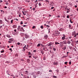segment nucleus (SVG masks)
Returning a JSON list of instances; mask_svg holds the SVG:
<instances>
[{"instance_id":"nucleus-1","label":"nucleus","mask_w":78,"mask_h":78,"mask_svg":"<svg viewBox=\"0 0 78 78\" xmlns=\"http://www.w3.org/2000/svg\"><path fill=\"white\" fill-rule=\"evenodd\" d=\"M54 43L51 42L48 43L47 44V46H51V45H54Z\"/></svg>"},{"instance_id":"nucleus-34","label":"nucleus","mask_w":78,"mask_h":78,"mask_svg":"<svg viewBox=\"0 0 78 78\" xmlns=\"http://www.w3.org/2000/svg\"><path fill=\"white\" fill-rule=\"evenodd\" d=\"M1 12H4V11H3V10H1Z\"/></svg>"},{"instance_id":"nucleus-41","label":"nucleus","mask_w":78,"mask_h":78,"mask_svg":"<svg viewBox=\"0 0 78 78\" xmlns=\"http://www.w3.org/2000/svg\"><path fill=\"white\" fill-rule=\"evenodd\" d=\"M9 50H11V51H12V48H10Z\"/></svg>"},{"instance_id":"nucleus-18","label":"nucleus","mask_w":78,"mask_h":78,"mask_svg":"<svg viewBox=\"0 0 78 78\" xmlns=\"http://www.w3.org/2000/svg\"><path fill=\"white\" fill-rule=\"evenodd\" d=\"M2 22H3L2 20H0V24H2Z\"/></svg>"},{"instance_id":"nucleus-31","label":"nucleus","mask_w":78,"mask_h":78,"mask_svg":"<svg viewBox=\"0 0 78 78\" xmlns=\"http://www.w3.org/2000/svg\"><path fill=\"white\" fill-rule=\"evenodd\" d=\"M9 40L10 41H12V40L11 38H10V39H9Z\"/></svg>"},{"instance_id":"nucleus-22","label":"nucleus","mask_w":78,"mask_h":78,"mask_svg":"<svg viewBox=\"0 0 78 78\" xmlns=\"http://www.w3.org/2000/svg\"><path fill=\"white\" fill-rule=\"evenodd\" d=\"M71 42H70V41H68V43H67V44H70Z\"/></svg>"},{"instance_id":"nucleus-9","label":"nucleus","mask_w":78,"mask_h":78,"mask_svg":"<svg viewBox=\"0 0 78 78\" xmlns=\"http://www.w3.org/2000/svg\"><path fill=\"white\" fill-rule=\"evenodd\" d=\"M47 48L46 47H44L43 48V50H44V51H47Z\"/></svg>"},{"instance_id":"nucleus-7","label":"nucleus","mask_w":78,"mask_h":78,"mask_svg":"<svg viewBox=\"0 0 78 78\" xmlns=\"http://www.w3.org/2000/svg\"><path fill=\"white\" fill-rule=\"evenodd\" d=\"M69 29H72V26H71V24H69Z\"/></svg>"},{"instance_id":"nucleus-38","label":"nucleus","mask_w":78,"mask_h":78,"mask_svg":"<svg viewBox=\"0 0 78 78\" xmlns=\"http://www.w3.org/2000/svg\"><path fill=\"white\" fill-rule=\"evenodd\" d=\"M53 78H56V76H53Z\"/></svg>"},{"instance_id":"nucleus-47","label":"nucleus","mask_w":78,"mask_h":78,"mask_svg":"<svg viewBox=\"0 0 78 78\" xmlns=\"http://www.w3.org/2000/svg\"><path fill=\"white\" fill-rule=\"evenodd\" d=\"M14 20H16L17 21H18V20L17 19H14Z\"/></svg>"},{"instance_id":"nucleus-26","label":"nucleus","mask_w":78,"mask_h":78,"mask_svg":"<svg viewBox=\"0 0 78 78\" xmlns=\"http://www.w3.org/2000/svg\"><path fill=\"white\" fill-rule=\"evenodd\" d=\"M17 45H20V43L18 42L17 43Z\"/></svg>"},{"instance_id":"nucleus-13","label":"nucleus","mask_w":78,"mask_h":78,"mask_svg":"<svg viewBox=\"0 0 78 78\" xmlns=\"http://www.w3.org/2000/svg\"><path fill=\"white\" fill-rule=\"evenodd\" d=\"M41 53H42V55H44V51H41Z\"/></svg>"},{"instance_id":"nucleus-45","label":"nucleus","mask_w":78,"mask_h":78,"mask_svg":"<svg viewBox=\"0 0 78 78\" xmlns=\"http://www.w3.org/2000/svg\"><path fill=\"white\" fill-rule=\"evenodd\" d=\"M54 7H52L51 8V9H54Z\"/></svg>"},{"instance_id":"nucleus-42","label":"nucleus","mask_w":78,"mask_h":78,"mask_svg":"<svg viewBox=\"0 0 78 78\" xmlns=\"http://www.w3.org/2000/svg\"><path fill=\"white\" fill-rule=\"evenodd\" d=\"M49 72H52V70H49Z\"/></svg>"},{"instance_id":"nucleus-10","label":"nucleus","mask_w":78,"mask_h":78,"mask_svg":"<svg viewBox=\"0 0 78 78\" xmlns=\"http://www.w3.org/2000/svg\"><path fill=\"white\" fill-rule=\"evenodd\" d=\"M6 36L7 37H8V38H10V37H11V36L9 34L6 35Z\"/></svg>"},{"instance_id":"nucleus-61","label":"nucleus","mask_w":78,"mask_h":78,"mask_svg":"<svg viewBox=\"0 0 78 78\" xmlns=\"http://www.w3.org/2000/svg\"><path fill=\"white\" fill-rule=\"evenodd\" d=\"M4 8H7V7L5 6L4 7Z\"/></svg>"},{"instance_id":"nucleus-12","label":"nucleus","mask_w":78,"mask_h":78,"mask_svg":"<svg viewBox=\"0 0 78 78\" xmlns=\"http://www.w3.org/2000/svg\"><path fill=\"white\" fill-rule=\"evenodd\" d=\"M66 50V46H64L63 47V50Z\"/></svg>"},{"instance_id":"nucleus-58","label":"nucleus","mask_w":78,"mask_h":78,"mask_svg":"<svg viewBox=\"0 0 78 78\" xmlns=\"http://www.w3.org/2000/svg\"><path fill=\"white\" fill-rule=\"evenodd\" d=\"M26 47H27V45H25L24 47V48H26Z\"/></svg>"},{"instance_id":"nucleus-6","label":"nucleus","mask_w":78,"mask_h":78,"mask_svg":"<svg viewBox=\"0 0 78 78\" xmlns=\"http://www.w3.org/2000/svg\"><path fill=\"white\" fill-rule=\"evenodd\" d=\"M12 27L13 28H17V25H13L12 26Z\"/></svg>"},{"instance_id":"nucleus-16","label":"nucleus","mask_w":78,"mask_h":78,"mask_svg":"<svg viewBox=\"0 0 78 78\" xmlns=\"http://www.w3.org/2000/svg\"><path fill=\"white\" fill-rule=\"evenodd\" d=\"M76 36H78V33L75 34V35L74 36V37H75Z\"/></svg>"},{"instance_id":"nucleus-23","label":"nucleus","mask_w":78,"mask_h":78,"mask_svg":"<svg viewBox=\"0 0 78 78\" xmlns=\"http://www.w3.org/2000/svg\"><path fill=\"white\" fill-rule=\"evenodd\" d=\"M70 22L71 23H73V22L72 21V20L70 19Z\"/></svg>"},{"instance_id":"nucleus-24","label":"nucleus","mask_w":78,"mask_h":78,"mask_svg":"<svg viewBox=\"0 0 78 78\" xmlns=\"http://www.w3.org/2000/svg\"><path fill=\"white\" fill-rule=\"evenodd\" d=\"M41 29H43V28H44V27H43V26H41Z\"/></svg>"},{"instance_id":"nucleus-54","label":"nucleus","mask_w":78,"mask_h":78,"mask_svg":"<svg viewBox=\"0 0 78 78\" xmlns=\"http://www.w3.org/2000/svg\"><path fill=\"white\" fill-rule=\"evenodd\" d=\"M27 61H28V62H29L30 61V59H27Z\"/></svg>"},{"instance_id":"nucleus-3","label":"nucleus","mask_w":78,"mask_h":78,"mask_svg":"<svg viewBox=\"0 0 78 78\" xmlns=\"http://www.w3.org/2000/svg\"><path fill=\"white\" fill-rule=\"evenodd\" d=\"M17 30L18 31H19L20 30H21V26H18Z\"/></svg>"},{"instance_id":"nucleus-30","label":"nucleus","mask_w":78,"mask_h":78,"mask_svg":"<svg viewBox=\"0 0 78 78\" xmlns=\"http://www.w3.org/2000/svg\"><path fill=\"white\" fill-rule=\"evenodd\" d=\"M56 17H60V16L59 15H58L57 16H56Z\"/></svg>"},{"instance_id":"nucleus-43","label":"nucleus","mask_w":78,"mask_h":78,"mask_svg":"<svg viewBox=\"0 0 78 78\" xmlns=\"http://www.w3.org/2000/svg\"><path fill=\"white\" fill-rule=\"evenodd\" d=\"M36 28L35 27V26H33L32 28H33V29H34V28Z\"/></svg>"},{"instance_id":"nucleus-35","label":"nucleus","mask_w":78,"mask_h":78,"mask_svg":"<svg viewBox=\"0 0 78 78\" xmlns=\"http://www.w3.org/2000/svg\"><path fill=\"white\" fill-rule=\"evenodd\" d=\"M6 5H8V4H9V3H8V2H7L6 3H5Z\"/></svg>"},{"instance_id":"nucleus-20","label":"nucleus","mask_w":78,"mask_h":78,"mask_svg":"<svg viewBox=\"0 0 78 78\" xmlns=\"http://www.w3.org/2000/svg\"><path fill=\"white\" fill-rule=\"evenodd\" d=\"M55 44L56 45H57V44H59V43L58 42H55Z\"/></svg>"},{"instance_id":"nucleus-14","label":"nucleus","mask_w":78,"mask_h":78,"mask_svg":"<svg viewBox=\"0 0 78 78\" xmlns=\"http://www.w3.org/2000/svg\"><path fill=\"white\" fill-rule=\"evenodd\" d=\"M53 64L54 65H58V62H55L53 63Z\"/></svg>"},{"instance_id":"nucleus-2","label":"nucleus","mask_w":78,"mask_h":78,"mask_svg":"<svg viewBox=\"0 0 78 78\" xmlns=\"http://www.w3.org/2000/svg\"><path fill=\"white\" fill-rule=\"evenodd\" d=\"M30 37V36L28 35L27 34H25V37L26 38V39H28V38H29Z\"/></svg>"},{"instance_id":"nucleus-36","label":"nucleus","mask_w":78,"mask_h":78,"mask_svg":"<svg viewBox=\"0 0 78 78\" xmlns=\"http://www.w3.org/2000/svg\"><path fill=\"white\" fill-rule=\"evenodd\" d=\"M9 62L8 61H7L5 62V63H8Z\"/></svg>"},{"instance_id":"nucleus-33","label":"nucleus","mask_w":78,"mask_h":78,"mask_svg":"<svg viewBox=\"0 0 78 78\" xmlns=\"http://www.w3.org/2000/svg\"><path fill=\"white\" fill-rule=\"evenodd\" d=\"M67 18H68V19H69V15L67 16Z\"/></svg>"},{"instance_id":"nucleus-5","label":"nucleus","mask_w":78,"mask_h":78,"mask_svg":"<svg viewBox=\"0 0 78 78\" xmlns=\"http://www.w3.org/2000/svg\"><path fill=\"white\" fill-rule=\"evenodd\" d=\"M44 38H45V39H47L48 38V35H45L44 36Z\"/></svg>"},{"instance_id":"nucleus-46","label":"nucleus","mask_w":78,"mask_h":78,"mask_svg":"<svg viewBox=\"0 0 78 78\" xmlns=\"http://www.w3.org/2000/svg\"><path fill=\"white\" fill-rule=\"evenodd\" d=\"M45 2H48V3H49V1H48V0H46Z\"/></svg>"},{"instance_id":"nucleus-64","label":"nucleus","mask_w":78,"mask_h":78,"mask_svg":"<svg viewBox=\"0 0 78 78\" xmlns=\"http://www.w3.org/2000/svg\"><path fill=\"white\" fill-rule=\"evenodd\" d=\"M34 52H36V50H34Z\"/></svg>"},{"instance_id":"nucleus-57","label":"nucleus","mask_w":78,"mask_h":78,"mask_svg":"<svg viewBox=\"0 0 78 78\" xmlns=\"http://www.w3.org/2000/svg\"><path fill=\"white\" fill-rule=\"evenodd\" d=\"M46 27H50V26L48 25H46Z\"/></svg>"},{"instance_id":"nucleus-53","label":"nucleus","mask_w":78,"mask_h":78,"mask_svg":"<svg viewBox=\"0 0 78 78\" xmlns=\"http://www.w3.org/2000/svg\"><path fill=\"white\" fill-rule=\"evenodd\" d=\"M67 62H65V64H67Z\"/></svg>"},{"instance_id":"nucleus-62","label":"nucleus","mask_w":78,"mask_h":78,"mask_svg":"<svg viewBox=\"0 0 78 78\" xmlns=\"http://www.w3.org/2000/svg\"><path fill=\"white\" fill-rule=\"evenodd\" d=\"M36 2H37V0H36L35 1V3H36Z\"/></svg>"},{"instance_id":"nucleus-19","label":"nucleus","mask_w":78,"mask_h":78,"mask_svg":"<svg viewBox=\"0 0 78 78\" xmlns=\"http://www.w3.org/2000/svg\"><path fill=\"white\" fill-rule=\"evenodd\" d=\"M39 6H42V4H41V3H39Z\"/></svg>"},{"instance_id":"nucleus-8","label":"nucleus","mask_w":78,"mask_h":78,"mask_svg":"<svg viewBox=\"0 0 78 78\" xmlns=\"http://www.w3.org/2000/svg\"><path fill=\"white\" fill-rule=\"evenodd\" d=\"M67 42V41H63V42H62V43H63L64 44H67V43L66 42Z\"/></svg>"},{"instance_id":"nucleus-17","label":"nucleus","mask_w":78,"mask_h":78,"mask_svg":"<svg viewBox=\"0 0 78 78\" xmlns=\"http://www.w3.org/2000/svg\"><path fill=\"white\" fill-rule=\"evenodd\" d=\"M49 48H50V49L51 50V49L53 48V46H50L49 47Z\"/></svg>"},{"instance_id":"nucleus-21","label":"nucleus","mask_w":78,"mask_h":78,"mask_svg":"<svg viewBox=\"0 0 78 78\" xmlns=\"http://www.w3.org/2000/svg\"><path fill=\"white\" fill-rule=\"evenodd\" d=\"M41 45V44H38L37 45V47H39Z\"/></svg>"},{"instance_id":"nucleus-25","label":"nucleus","mask_w":78,"mask_h":78,"mask_svg":"<svg viewBox=\"0 0 78 78\" xmlns=\"http://www.w3.org/2000/svg\"><path fill=\"white\" fill-rule=\"evenodd\" d=\"M53 50L54 51H56V49H55V48H53Z\"/></svg>"},{"instance_id":"nucleus-52","label":"nucleus","mask_w":78,"mask_h":78,"mask_svg":"<svg viewBox=\"0 0 78 78\" xmlns=\"http://www.w3.org/2000/svg\"><path fill=\"white\" fill-rule=\"evenodd\" d=\"M27 21H28V20H29V18H27Z\"/></svg>"},{"instance_id":"nucleus-28","label":"nucleus","mask_w":78,"mask_h":78,"mask_svg":"<svg viewBox=\"0 0 78 78\" xmlns=\"http://www.w3.org/2000/svg\"><path fill=\"white\" fill-rule=\"evenodd\" d=\"M22 12L23 14H24V15H26V13H24V12H23V11H22Z\"/></svg>"},{"instance_id":"nucleus-44","label":"nucleus","mask_w":78,"mask_h":78,"mask_svg":"<svg viewBox=\"0 0 78 78\" xmlns=\"http://www.w3.org/2000/svg\"><path fill=\"white\" fill-rule=\"evenodd\" d=\"M17 30H16V29H15L14 30V31H15V32H16Z\"/></svg>"},{"instance_id":"nucleus-60","label":"nucleus","mask_w":78,"mask_h":78,"mask_svg":"<svg viewBox=\"0 0 78 78\" xmlns=\"http://www.w3.org/2000/svg\"><path fill=\"white\" fill-rule=\"evenodd\" d=\"M3 27V26H1L0 27V28H2V27Z\"/></svg>"},{"instance_id":"nucleus-4","label":"nucleus","mask_w":78,"mask_h":78,"mask_svg":"<svg viewBox=\"0 0 78 78\" xmlns=\"http://www.w3.org/2000/svg\"><path fill=\"white\" fill-rule=\"evenodd\" d=\"M76 34V32L75 31H74L72 33V35L73 36H74L75 35V34Z\"/></svg>"},{"instance_id":"nucleus-37","label":"nucleus","mask_w":78,"mask_h":78,"mask_svg":"<svg viewBox=\"0 0 78 78\" xmlns=\"http://www.w3.org/2000/svg\"><path fill=\"white\" fill-rule=\"evenodd\" d=\"M20 24H21V25H22V24H23V22L22 21H21V22L20 23Z\"/></svg>"},{"instance_id":"nucleus-56","label":"nucleus","mask_w":78,"mask_h":78,"mask_svg":"<svg viewBox=\"0 0 78 78\" xmlns=\"http://www.w3.org/2000/svg\"><path fill=\"white\" fill-rule=\"evenodd\" d=\"M43 59H44V60H45L46 59V58H44Z\"/></svg>"},{"instance_id":"nucleus-49","label":"nucleus","mask_w":78,"mask_h":78,"mask_svg":"<svg viewBox=\"0 0 78 78\" xmlns=\"http://www.w3.org/2000/svg\"><path fill=\"white\" fill-rule=\"evenodd\" d=\"M29 55H30L31 54V52H28Z\"/></svg>"},{"instance_id":"nucleus-63","label":"nucleus","mask_w":78,"mask_h":78,"mask_svg":"<svg viewBox=\"0 0 78 78\" xmlns=\"http://www.w3.org/2000/svg\"><path fill=\"white\" fill-rule=\"evenodd\" d=\"M33 9L34 11V10H35V8H33Z\"/></svg>"},{"instance_id":"nucleus-51","label":"nucleus","mask_w":78,"mask_h":78,"mask_svg":"<svg viewBox=\"0 0 78 78\" xmlns=\"http://www.w3.org/2000/svg\"><path fill=\"white\" fill-rule=\"evenodd\" d=\"M37 74H38L39 75V74H40V72H38L37 73Z\"/></svg>"},{"instance_id":"nucleus-32","label":"nucleus","mask_w":78,"mask_h":78,"mask_svg":"<svg viewBox=\"0 0 78 78\" xmlns=\"http://www.w3.org/2000/svg\"><path fill=\"white\" fill-rule=\"evenodd\" d=\"M56 72H58H58H59V70H58V69H57L56 70Z\"/></svg>"},{"instance_id":"nucleus-55","label":"nucleus","mask_w":78,"mask_h":78,"mask_svg":"<svg viewBox=\"0 0 78 78\" xmlns=\"http://www.w3.org/2000/svg\"><path fill=\"white\" fill-rule=\"evenodd\" d=\"M59 31H62V29H61Z\"/></svg>"},{"instance_id":"nucleus-59","label":"nucleus","mask_w":78,"mask_h":78,"mask_svg":"<svg viewBox=\"0 0 78 78\" xmlns=\"http://www.w3.org/2000/svg\"><path fill=\"white\" fill-rule=\"evenodd\" d=\"M23 27H27V25H24L23 26Z\"/></svg>"},{"instance_id":"nucleus-39","label":"nucleus","mask_w":78,"mask_h":78,"mask_svg":"<svg viewBox=\"0 0 78 78\" xmlns=\"http://www.w3.org/2000/svg\"><path fill=\"white\" fill-rule=\"evenodd\" d=\"M71 62H71V61H70L69 62V63L70 64V65H71Z\"/></svg>"},{"instance_id":"nucleus-11","label":"nucleus","mask_w":78,"mask_h":78,"mask_svg":"<svg viewBox=\"0 0 78 78\" xmlns=\"http://www.w3.org/2000/svg\"><path fill=\"white\" fill-rule=\"evenodd\" d=\"M56 34H59L60 32H59L58 31H56Z\"/></svg>"},{"instance_id":"nucleus-48","label":"nucleus","mask_w":78,"mask_h":78,"mask_svg":"<svg viewBox=\"0 0 78 78\" xmlns=\"http://www.w3.org/2000/svg\"><path fill=\"white\" fill-rule=\"evenodd\" d=\"M4 52V51H1V53H3Z\"/></svg>"},{"instance_id":"nucleus-27","label":"nucleus","mask_w":78,"mask_h":78,"mask_svg":"<svg viewBox=\"0 0 78 78\" xmlns=\"http://www.w3.org/2000/svg\"><path fill=\"white\" fill-rule=\"evenodd\" d=\"M11 23H12L13 22V20H12L11 21Z\"/></svg>"},{"instance_id":"nucleus-15","label":"nucleus","mask_w":78,"mask_h":78,"mask_svg":"<svg viewBox=\"0 0 78 78\" xmlns=\"http://www.w3.org/2000/svg\"><path fill=\"white\" fill-rule=\"evenodd\" d=\"M65 36L64 37H62V40H64L65 39Z\"/></svg>"},{"instance_id":"nucleus-50","label":"nucleus","mask_w":78,"mask_h":78,"mask_svg":"<svg viewBox=\"0 0 78 78\" xmlns=\"http://www.w3.org/2000/svg\"><path fill=\"white\" fill-rule=\"evenodd\" d=\"M26 73H28V71H25Z\"/></svg>"},{"instance_id":"nucleus-29","label":"nucleus","mask_w":78,"mask_h":78,"mask_svg":"<svg viewBox=\"0 0 78 78\" xmlns=\"http://www.w3.org/2000/svg\"><path fill=\"white\" fill-rule=\"evenodd\" d=\"M5 20L6 22H8V20H7L6 18H5Z\"/></svg>"},{"instance_id":"nucleus-40","label":"nucleus","mask_w":78,"mask_h":78,"mask_svg":"<svg viewBox=\"0 0 78 78\" xmlns=\"http://www.w3.org/2000/svg\"><path fill=\"white\" fill-rule=\"evenodd\" d=\"M41 47H44V45H42V44H41Z\"/></svg>"}]
</instances>
